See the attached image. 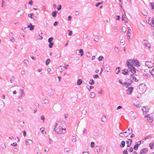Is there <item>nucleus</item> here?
<instances>
[{"mask_svg": "<svg viewBox=\"0 0 154 154\" xmlns=\"http://www.w3.org/2000/svg\"><path fill=\"white\" fill-rule=\"evenodd\" d=\"M125 141H122L121 143L120 144V146L122 148L124 147L125 146Z\"/></svg>", "mask_w": 154, "mask_h": 154, "instance_id": "412c9836", "label": "nucleus"}, {"mask_svg": "<svg viewBox=\"0 0 154 154\" xmlns=\"http://www.w3.org/2000/svg\"><path fill=\"white\" fill-rule=\"evenodd\" d=\"M133 63V61L131 59H128L126 62V64L127 67L129 68L130 66H133L132 63Z\"/></svg>", "mask_w": 154, "mask_h": 154, "instance_id": "39448f33", "label": "nucleus"}, {"mask_svg": "<svg viewBox=\"0 0 154 154\" xmlns=\"http://www.w3.org/2000/svg\"><path fill=\"white\" fill-rule=\"evenodd\" d=\"M128 69H130V71H131L132 73H134L136 72V69L134 67L132 66L130 67Z\"/></svg>", "mask_w": 154, "mask_h": 154, "instance_id": "9d476101", "label": "nucleus"}, {"mask_svg": "<svg viewBox=\"0 0 154 154\" xmlns=\"http://www.w3.org/2000/svg\"><path fill=\"white\" fill-rule=\"evenodd\" d=\"M150 73L152 75V76L154 77V68L151 70Z\"/></svg>", "mask_w": 154, "mask_h": 154, "instance_id": "49530a36", "label": "nucleus"}, {"mask_svg": "<svg viewBox=\"0 0 154 154\" xmlns=\"http://www.w3.org/2000/svg\"><path fill=\"white\" fill-rule=\"evenodd\" d=\"M79 53H80L81 56H82L84 54V52L83 49H80L79 50Z\"/></svg>", "mask_w": 154, "mask_h": 154, "instance_id": "2f4dec72", "label": "nucleus"}, {"mask_svg": "<svg viewBox=\"0 0 154 154\" xmlns=\"http://www.w3.org/2000/svg\"><path fill=\"white\" fill-rule=\"evenodd\" d=\"M148 151V149L145 148L140 150V154H146Z\"/></svg>", "mask_w": 154, "mask_h": 154, "instance_id": "6e6552de", "label": "nucleus"}, {"mask_svg": "<svg viewBox=\"0 0 154 154\" xmlns=\"http://www.w3.org/2000/svg\"><path fill=\"white\" fill-rule=\"evenodd\" d=\"M95 94L94 92H91V97L93 98L95 97Z\"/></svg>", "mask_w": 154, "mask_h": 154, "instance_id": "f704fd0d", "label": "nucleus"}, {"mask_svg": "<svg viewBox=\"0 0 154 154\" xmlns=\"http://www.w3.org/2000/svg\"><path fill=\"white\" fill-rule=\"evenodd\" d=\"M90 81H91V82H89V83L90 85H93L94 84V82L93 79H91Z\"/></svg>", "mask_w": 154, "mask_h": 154, "instance_id": "e433bc0d", "label": "nucleus"}, {"mask_svg": "<svg viewBox=\"0 0 154 154\" xmlns=\"http://www.w3.org/2000/svg\"><path fill=\"white\" fill-rule=\"evenodd\" d=\"M128 140L130 141V143H129V141H126V143L127 144V146L128 147H130L131 145L132 142V140L131 139H128Z\"/></svg>", "mask_w": 154, "mask_h": 154, "instance_id": "4468645a", "label": "nucleus"}, {"mask_svg": "<svg viewBox=\"0 0 154 154\" xmlns=\"http://www.w3.org/2000/svg\"><path fill=\"white\" fill-rule=\"evenodd\" d=\"M33 13H31L29 14L28 16L29 17H30L31 18H32V16L33 15Z\"/></svg>", "mask_w": 154, "mask_h": 154, "instance_id": "6e6d98bb", "label": "nucleus"}, {"mask_svg": "<svg viewBox=\"0 0 154 154\" xmlns=\"http://www.w3.org/2000/svg\"><path fill=\"white\" fill-rule=\"evenodd\" d=\"M102 4V3L98 2L95 5V6L97 7H98L99 5H100Z\"/></svg>", "mask_w": 154, "mask_h": 154, "instance_id": "774afa93", "label": "nucleus"}, {"mask_svg": "<svg viewBox=\"0 0 154 154\" xmlns=\"http://www.w3.org/2000/svg\"><path fill=\"white\" fill-rule=\"evenodd\" d=\"M132 133L131 128H130L128 129L123 132H121L119 134V137H125L128 136Z\"/></svg>", "mask_w": 154, "mask_h": 154, "instance_id": "f03ea898", "label": "nucleus"}, {"mask_svg": "<svg viewBox=\"0 0 154 154\" xmlns=\"http://www.w3.org/2000/svg\"><path fill=\"white\" fill-rule=\"evenodd\" d=\"M60 123L56 124L55 127L54 128L55 131L58 134L64 133L66 132V128L63 127L62 126L60 127Z\"/></svg>", "mask_w": 154, "mask_h": 154, "instance_id": "f257e3e1", "label": "nucleus"}, {"mask_svg": "<svg viewBox=\"0 0 154 154\" xmlns=\"http://www.w3.org/2000/svg\"><path fill=\"white\" fill-rule=\"evenodd\" d=\"M134 88L132 87H131L128 88L126 90V93L128 94H131L133 91Z\"/></svg>", "mask_w": 154, "mask_h": 154, "instance_id": "0eeeda50", "label": "nucleus"}, {"mask_svg": "<svg viewBox=\"0 0 154 154\" xmlns=\"http://www.w3.org/2000/svg\"><path fill=\"white\" fill-rule=\"evenodd\" d=\"M93 77L94 78L97 79L98 78L99 75L97 74L94 75H93Z\"/></svg>", "mask_w": 154, "mask_h": 154, "instance_id": "680f3d73", "label": "nucleus"}, {"mask_svg": "<svg viewBox=\"0 0 154 154\" xmlns=\"http://www.w3.org/2000/svg\"><path fill=\"white\" fill-rule=\"evenodd\" d=\"M49 48H52L54 45V43L52 42H49Z\"/></svg>", "mask_w": 154, "mask_h": 154, "instance_id": "ea45409f", "label": "nucleus"}, {"mask_svg": "<svg viewBox=\"0 0 154 154\" xmlns=\"http://www.w3.org/2000/svg\"><path fill=\"white\" fill-rule=\"evenodd\" d=\"M82 83V80L80 79H79L77 81V85H80Z\"/></svg>", "mask_w": 154, "mask_h": 154, "instance_id": "cd10ccee", "label": "nucleus"}, {"mask_svg": "<svg viewBox=\"0 0 154 154\" xmlns=\"http://www.w3.org/2000/svg\"><path fill=\"white\" fill-rule=\"evenodd\" d=\"M122 73L125 75H126L128 74V72H129L128 70L127 69H124L122 70Z\"/></svg>", "mask_w": 154, "mask_h": 154, "instance_id": "6ab92c4d", "label": "nucleus"}, {"mask_svg": "<svg viewBox=\"0 0 154 154\" xmlns=\"http://www.w3.org/2000/svg\"><path fill=\"white\" fill-rule=\"evenodd\" d=\"M134 63L136 64V66L138 67L140 66L139 62L137 60H134Z\"/></svg>", "mask_w": 154, "mask_h": 154, "instance_id": "5701e85b", "label": "nucleus"}, {"mask_svg": "<svg viewBox=\"0 0 154 154\" xmlns=\"http://www.w3.org/2000/svg\"><path fill=\"white\" fill-rule=\"evenodd\" d=\"M120 43L122 44L123 45H124L125 44V41L122 39L120 41Z\"/></svg>", "mask_w": 154, "mask_h": 154, "instance_id": "0e129e2a", "label": "nucleus"}, {"mask_svg": "<svg viewBox=\"0 0 154 154\" xmlns=\"http://www.w3.org/2000/svg\"><path fill=\"white\" fill-rule=\"evenodd\" d=\"M53 40V37H50L49 38L48 40V41L49 42H52V41Z\"/></svg>", "mask_w": 154, "mask_h": 154, "instance_id": "a19ab883", "label": "nucleus"}, {"mask_svg": "<svg viewBox=\"0 0 154 154\" xmlns=\"http://www.w3.org/2000/svg\"><path fill=\"white\" fill-rule=\"evenodd\" d=\"M40 130L41 131L42 133L43 134H44V133H46V132L45 131H44L43 129H42V128H40Z\"/></svg>", "mask_w": 154, "mask_h": 154, "instance_id": "052dcab7", "label": "nucleus"}, {"mask_svg": "<svg viewBox=\"0 0 154 154\" xmlns=\"http://www.w3.org/2000/svg\"><path fill=\"white\" fill-rule=\"evenodd\" d=\"M86 88L90 91V90L93 89L94 88V87L93 86L88 85L86 86Z\"/></svg>", "mask_w": 154, "mask_h": 154, "instance_id": "bb28decb", "label": "nucleus"}, {"mask_svg": "<svg viewBox=\"0 0 154 154\" xmlns=\"http://www.w3.org/2000/svg\"><path fill=\"white\" fill-rule=\"evenodd\" d=\"M94 145H95V143L94 142H91V147L92 148L94 147Z\"/></svg>", "mask_w": 154, "mask_h": 154, "instance_id": "3c124183", "label": "nucleus"}, {"mask_svg": "<svg viewBox=\"0 0 154 154\" xmlns=\"http://www.w3.org/2000/svg\"><path fill=\"white\" fill-rule=\"evenodd\" d=\"M149 5L152 9L153 10L154 9V3L153 2L150 3Z\"/></svg>", "mask_w": 154, "mask_h": 154, "instance_id": "7c9ffc66", "label": "nucleus"}, {"mask_svg": "<svg viewBox=\"0 0 154 154\" xmlns=\"http://www.w3.org/2000/svg\"><path fill=\"white\" fill-rule=\"evenodd\" d=\"M119 48L117 47H116L115 48V50L116 53H118L119 52Z\"/></svg>", "mask_w": 154, "mask_h": 154, "instance_id": "de8ad7c7", "label": "nucleus"}, {"mask_svg": "<svg viewBox=\"0 0 154 154\" xmlns=\"http://www.w3.org/2000/svg\"><path fill=\"white\" fill-rule=\"evenodd\" d=\"M142 110L143 113L144 112L145 113H147L148 112L149 109H146L145 107L143 106L142 107Z\"/></svg>", "mask_w": 154, "mask_h": 154, "instance_id": "a211bd4d", "label": "nucleus"}, {"mask_svg": "<svg viewBox=\"0 0 154 154\" xmlns=\"http://www.w3.org/2000/svg\"><path fill=\"white\" fill-rule=\"evenodd\" d=\"M105 68L106 69V72H108L110 70L109 66L108 64H106L105 65Z\"/></svg>", "mask_w": 154, "mask_h": 154, "instance_id": "aec40b11", "label": "nucleus"}, {"mask_svg": "<svg viewBox=\"0 0 154 154\" xmlns=\"http://www.w3.org/2000/svg\"><path fill=\"white\" fill-rule=\"evenodd\" d=\"M152 63L151 61H147L145 62V65L148 67L149 68V67L150 66L151 67L152 66Z\"/></svg>", "mask_w": 154, "mask_h": 154, "instance_id": "1a4fd4ad", "label": "nucleus"}, {"mask_svg": "<svg viewBox=\"0 0 154 154\" xmlns=\"http://www.w3.org/2000/svg\"><path fill=\"white\" fill-rule=\"evenodd\" d=\"M69 149L68 148H65L64 149V151L66 152H68L69 151Z\"/></svg>", "mask_w": 154, "mask_h": 154, "instance_id": "13d9d810", "label": "nucleus"}, {"mask_svg": "<svg viewBox=\"0 0 154 154\" xmlns=\"http://www.w3.org/2000/svg\"><path fill=\"white\" fill-rule=\"evenodd\" d=\"M132 81H131V82H125L123 83V85L125 86L126 88H128V87L131 85Z\"/></svg>", "mask_w": 154, "mask_h": 154, "instance_id": "f8f14e48", "label": "nucleus"}, {"mask_svg": "<svg viewBox=\"0 0 154 154\" xmlns=\"http://www.w3.org/2000/svg\"><path fill=\"white\" fill-rule=\"evenodd\" d=\"M149 146L151 149H153L154 148V143H150L149 144Z\"/></svg>", "mask_w": 154, "mask_h": 154, "instance_id": "473e14b6", "label": "nucleus"}, {"mask_svg": "<svg viewBox=\"0 0 154 154\" xmlns=\"http://www.w3.org/2000/svg\"><path fill=\"white\" fill-rule=\"evenodd\" d=\"M137 90L140 94L144 93L146 91L145 85L143 84H140L138 87Z\"/></svg>", "mask_w": 154, "mask_h": 154, "instance_id": "7ed1b4c3", "label": "nucleus"}, {"mask_svg": "<svg viewBox=\"0 0 154 154\" xmlns=\"http://www.w3.org/2000/svg\"><path fill=\"white\" fill-rule=\"evenodd\" d=\"M126 29L125 27H123L121 29V30L123 32H125L126 31Z\"/></svg>", "mask_w": 154, "mask_h": 154, "instance_id": "37998d69", "label": "nucleus"}, {"mask_svg": "<svg viewBox=\"0 0 154 154\" xmlns=\"http://www.w3.org/2000/svg\"><path fill=\"white\" fill-rule=\"evenodd\" d=\"M76 140V138L75 136H73L72 137V141H75Z\"/></svg>", "mask_w": 154, "mask_h": 154, "instance_id": "69168bd1", "label": "nucleus"}, {"mask_svg": "<svg viewBox=\"0 0 154 154\" xmlns=\"http://www.w3.org/2000/svg\"><path fill=\"white\" fill-rule=\"evenodd\" d=\"M120 67H118L116 69V70L117 71L116 72V74H118L119 72H120L119 69Z\"/></svg>", "mask_w": 154, "mask_h": 154, "instance_id": "58836bf2", "label": "nucleus"}, {"mask_svg": "<svg viewBox=\"0 0 154 154\" xmlns=\"http://www.w3.org/2000/svg\"><path fill=\"white\" fill-rule=\"evenodd\" d=\"M87 113V111L85 109H83L82 111V113L85 115Z\"/></svg>", "mask_w": 154, "mask_h": 154, "instance_id": "a18cd8bd", "label": "nucleus"}, {"mask_svg": "<svg viewBox=\"0 0 154 154\" xmlns=\"http://www.w3.org/2000/svg\"><path fill=\"white\" fill-rule=\"evenodd\" d=\"M1 147L3 149H5L6 147V146L4 144H2L1 145Z\"/></svg>", "mask_w": 154, "mask_h": 154, "instance_id": "c03bdc74", "label": "nucleus"}, {"mask_svg": "<svg viewBox=\"0 0 154 154\" xmlns=\"http://www.w3.org/2000/svg\"><path fill=\"white\" fill-rule=\"evenodd\" d=\"M140 145V144H138V143H137L134 146V149L135 150H137L138 149V146Z\"/></svg>", "mask_w": 154, "mask_h": 154, "instance_id": "b1692460", "label": "nucleus"}, {"mask_svg": "<svg viewBox=\"0 0 154 154\" xmlns=\"http://www.w3.org/2000/svg\"><path fill=\"white\" fill-rule=\"evenodd\" d=\"M48 94L49 96H51L53 95L54 93L53 92V91L51 89H49L48 91Z\"/></svg>", "mask_w": 154, "mask_h": 154, "instance_id": "2eb2a0df", "label": "nucleus"}, {"mask_svg": "<svg viewBox=\"0 0 154 154\" xmlns=\"http://www.w3.org/2000/svg\"><path fill=\"white\" fill-rule=\"evenodd\" d=\"M60 72H62L63 71V68H62V66L59 67L58 68Z\"/></svg>", "mask_w": 154, "mask_h": 154, "instance_id": "4d7b16f0", "label": "nucleus"}, {"mask_svg": "<svg viewBox=\"0 0 154 154\" xmlns=\"http://www.w3.org/2000/svg\"><path fill=\"white\" fill-rule=\"evenodd\" d=\"M19 93L20 94V95L19 96V98H21L24 97L25 95V93L24 92L23 90L21 89H20L19 90Z\"/></svg>", "mask_w": 154, "mask_h": 154, "instance_id": "423d86ee", "label": "nucleus"}, {"mask_svg": "<svg viewBox=\"0 0 154 154\" xmlns=\"http://www.w3.org/2000/svg\"><path fill=\"white\" fill-rule=\"evenodd\" d=\"M15 78L14 76H13L11 79L10 80L11 82V83H12L13 82V81L15 79Z\"/></svg>", "mask_w": 154, "mask_h": 154, "instance_id": "5fc2aeb1", "label": "nucleus"}, {"mask_svg": "<svg viewBox=\"0 0 154 154\" xmlns=\"http://www.w3.org/2000/svg\"><path fill=\"white\" fill-rule=\"evenodd\" d=\"M28 28H29L30 30L32 31L34 29V26L32 25L31 23H30L28 26Z\"/></svg>", "mask_w": 154, "mask_h": 154, "instance_id": "dca6fc26", "label": "nucleus"}, {"mask_svg": "<svg viewBox=\"0 0 154 154\" xmlns=\"http://www.w3.org/2000/svg\"><path fill=\"white\" fill-rule=\"evenodd\" d=\"M87 131L86 129L85 128L83 129V134H87Z\"/></svg>", "mask_w": 154, "mask_h": 154, "instance_id": "bf43d9fd", "label": "nucleus"}, {"mask_svg": "<svg viewBox=\"0 0 154 154\" xmlns=\"http://www.w3.org/2000/svg\"><path fill=\"white\" fill-rule=\"evenodd\" d=\"M103 57L102 56H100L98 58V60L99 61H100L102 60L103 59Z\"/></svg>", "mask_w": 154, "mask_h": 154, "instance_id": "79ce46f5", "label": "nucleus"}, {"mask_svg": "<svg viewBox=\"0 0 154 154\" xmlns=\"http://www.w3.org/2000/svg\"><path fill=\"white\" fill-rule=\"evenodd\" d=\"M57 13L58 12L57 11H53L52 12V15L53 17H56Z\"/></svg>", "mask_w": 154, "mask_h": 154, "instance_id": "4be33fe9", "label": "nucleus"}, {"mask_svg": "<svg viewBox=\"0 0 154 154\" xmlns=\"http://www.w3.org/2000/svg\"><path fill=\"white\" fill-rule=\"evenodd\" d=\"M128 151L130 152H131L133 151V149L132 147H130L128 149Z\"/></svg>", "mask_w": 154, "mask_h": 154, "instance_id": "e2e57ef3", "label": "nucleus"}, {"mask_svg": "<svg viewBox=\"0 0 154 154\" xmlns=\"http://www.w3.org/2000/svg\"><path fill=\"white\" fill-rule=\"evenodd\" d=\"M151 75L150 73H149V74L147 73L145 74V76L146 77V78H147V77H149Z\"/></svg>", "mask_w": 154, "mask_h": 154, "instance_id": "8fccbe9b", "label": "nucleus"}, {"mask_svg": "<svg viewBox=\"0 0 154 154\" xmlns=\"http://www.w3.org/2000/svg\"><path fill=\"white\" fill-rule=\"evenodd\" d=\"M144 45L146 47L150 48V45L149 43H143Z\"/></svg>", "mask_w": 154, "mask_h": 154, "instance_id": "4c0bfd02", "label": "nucleus"}, {"mask_svg": "<svg viewBox=\"0 0 154 154\" xmlns=\"http://www.w3.org/2000/svg\"><path fill=\"white\" fill-rule=\"evenodd\" d=\"M99 37L98 36H96L95 38H94V41H97L99 39Z\"/></svg>", "mask_w": 154, "mask_h": 154, "instance_id": "864d4df0", "label": "nucleus"}, {"mask_svg": "<svg viewBox=\"0 0 154 154\" xmlns=\"http://www.w3.org/2000/svg\"><path fill=\"white\" fill-rule=\"evenodd\" d=\"M145 117L147 118V120L149 123H152L153 121V117L150 115H146L145 116Z\"/></svg>", "mask_w": 154, "mask_h": 154, "instance_id": "20e7f679", "label": "nucleus"}, {"mask_svg": "<svg viewBox=\"0 0 154 154\" xmlns=\"http://www.w3.org/2000/svg\"><path fill=\"white\" fill-rule=\"evenodd\" d=\"M62 8V6L61 5H59L57 8V9L58 11H60Z\"/></svg>", "mask_w": 154, "mask_h": 154, "instance_id": "09e8293b", "label": "nucleus"}, {"mask_svg": "<svg viewBox=\"0 0 154 154\" xmlns=\"http://www.w3.org/2000/svg\"><path fill=\"white\" fill-rule=\"evenodd\" d=\"M59 123L60 124V127L62 126L63 127L65 128V126H66V124L64 121H62L61 122H58L56 123V124H59Z\"/></svg>", "mask_w": 154, "mask_h": 154, "instance_id": "ddd939ff", "label": "nucleus"}, {"mask_svg": "<svg viewBox=\"0 0 154 154\" xmlns=\"http://www.w3.org/2000/svg\"><path fill=\"white\" fill-rule=\"evenodd\" d=\"M122 20L123 21H124V22L125 23H126L127 22V21H126V20L125 19V16H126V15H125V12H124V13L125 14V15H124L122 12Z\"/></svg>", "mask_w": 154, "mask_h": 154, "instance_id": "f3484780", "label": "nucleus"}, {"mask_svg": "<svg viewBox=\"0 0 154 154\" xmlns=\"http://www.w3.org/2000/svg\"><path fill=\"white\" fill-rule=\"evenodd\" d=\"M131 77H132V78L133 80H134V81L137 82L138 81V80L136 79L135 77L132 74L131 75Z\"/></svg>", "mask_w": 154, "mask_h": 154, "instance_id": "c85d7f7f", "label": "nucleus"}, {"mask_svg": "<svg viewBox=\"0 0 154 154\" xmlns=\"http://www.w3.org/2000/svg\"><path fill=\"white\" fill-rule=\"evenodd\" d=\"M32 141L29 139H26V145H30L32 143Z\"/></svg>", "mask_w": 154, "mask_h": 154, "instance_id": "9b49d317", "label": "nucleus"}, {"mask_svg": "<svg viewBox=\"0 0 154 154\" xmlns=\"http://www.w3.org/2000/svg\"><path fill=\"white\" fill-rule=\"evenodd\" d=\"M131 29L130 27L128 28V31L127 32V36H129V35H131Z\"/></svg>", "mask_w": 154, "mask_h": 154, "instance_id": "393cba45", "label": "nucleus"}, {"mask_svg": "<svg viewBox=\"0 0 154 154\" xmlns=\"http://www.w3.org/2000/svg\"><path fill=\"white\" fill-rule=\"evenodd\" d=\"M24 122L23 121H20L19 122V124L21 127H23L24 126Z\"/></svg>", "mask_w": 154, "mask_h": 154, "instance_id": "c9c22d12", "label": "nucleus"}, {"mask_svg": "<svg viewBox=\"0 0 154 154\" xmlns=\"http://www.w3.org/2000/svg\"><path fill=\"white\" fill-rule=\"evenodd\" d=\"M152 137V134H150V135H149L148 136H146V137H145L144 139V140H146L147 139H149V138H150L151 137Z\"/></svg>", "mask_w": 154, "mask_h": 154, "instance_id": "a878e982", "label": "nucleus"}, {"mask_svg": "<svg viewBox=\"0 0 154 154\" xmlns=\"http://www.w3.org/2000/svg\"><path fill=\"white\" fill-rule=\"evenodd\" d=\"M123 154H128L127 151L126 150H125L123 151Z\"/></svg>", "mask_w": 154, "mask_h": 154, "instance_id": "338daca9", "label": "nucleus"}, {"mask_svg": "<svg viewBox=\"0 0 154 154\" xmlns=\"http://www.w3.org/2000/svg\"><path fill=\"white\" fill-rule=\"evenodd\" d=\"M68 32V35L69 36H71L72 35V32L70 30H69Z\"/></svg>", "mask_w": 154, "mask_h": 154, "instance_id": "603ef678", "label": "nucleus"}, {"mask_svg": "<svg viewBox=\"0 0 154 154\" xmlns=\"http://www.w3.org/2000/svg\"><path fill=\"white\" fill-rule=\"evenodd\" d=\"M51 60L49 59H48L46 60L45 61V64L46 65H48L50 62Z\"/></svg>", "mask_w": 154, "mask_h": 154, "instance_id": "72a5a7b5", "label": "nucleus"}, {"mask_svg": "<svg viewBox=\"0 0 154 154\" xmlns=\"http://www.w3.org/2000/svg\"><path fill=\"white\" fill-rule=\"evenodd\" d=\"M44 103L45 104H48L49 103V100L47 99H45L44 100Z\"/></svg>", "mask_w": 154, "mask_h": 154, "instance_id": "c756f323", "label": "nucleus"}]
</instances>
